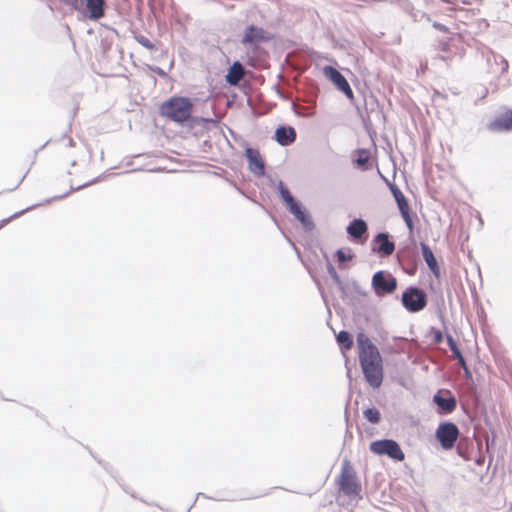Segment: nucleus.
I'll use <instances>...</instances> for the list:
<instances>
[{"label": "nucleus", "instance_id": "f257e3e1", "mask_svg": "<svg viewBox=\"0 0 512 512\" xmlns=\"http://www.w3.org/2000/svg\"><path fill=\"white\" fill-rule=\"evenodd\" d=\"M359 363L366 382L374 389L382 385L383 360L377 346L363 332L356 336Z\"/></svg>", "mask_w": 512, "mask_h": 512}, {"label": "nucleus", "instance_id": "f03ea898", "mask_svg": "<svg viewBox=\"0 0 512 512\" xmlns=\"http://www.w3.org/2000/svg\"><path fill=\"white\" fill-rule=\"evenodd\" d=\"M193 104L188 97L174 96L163 102L160 106V115L167 119L184 123L192 114Z\"/></svg>", "mask_w": 512, "mask_h": 512}, {"label": "nucleus", "instance_id": "7ed1b4c3", "mask_svg": "<svg viewBox=\"0 0 512 512\" xmlns=\"http://www.w3.org/2000/svg\"><path fill=\"white\" fill-rule=\"evenodd\" d=\"M426 292L418 286H408L401 295L403 307L410 313H418L427 306Z\"/></svg>", "mask_w": 512, "mask_h": 512}, {"label": "nucleus", "instance_id": "20e7f679", "mask_svg": "<svg viewBox=\"0 0 512 512\" xmlns=\"http://www.w3.org/2000/svg\"><path fill=\"white\" fill-rule=\"evenodd\" d=\"M338 484L340 490L345 495L361 498V483L357 479L356 473L347 459H345L342 463Z\"/></svg>", "mask_w": 512, "mask_h": 512}, {"label": "nucleus", "instance_id": "39448f33", "mask_svg": "<svg viewBox=\"0 0 512 512\" xmlns=\"http://www.w3.org/2000/svg\"><path fill=\"white\" fill-rule=\"evenodd\" d=\"M372 453L379 456H388L390 459L401 462L405 459V454L401 446L394 439H378L372 441L369 445Z\"/></svg>", "mask_w": 512, "mask_h": 512}, {"label": "nucleus", "instance_id": "423d86ee", "mask_svg": "<svg viewBox=\"0 0 512 512\" xmlns=\"http://www.w3.org/2000/svg\"><path fill=\"white\" fill-rule=\"evenodd\" d=\"M397 284V279L386 270L376 271L371 279V287L378 297L393 294Z\"/></svg>", "mask_w": 512, "mask_h": 512}, {"label": "nucleus", "instance_id": "0eeeda50", "mask_svg": "<svg viewBox=\"0 0 512 512\" xmlns=\"http://www.w3.org/2000/svg\"><path fill=\"white\" fill-rule=\"evenodd\" d=\"M459 434V428L454 422L444 421L438 425L435 431V438L442 449L451 450L454 448Z\"/></svg>", "mask_w": 512, "mask_h": 512}, {"label": "nucleus", "instance_id": "6e6552de", "mask_svg": "<svg viewBox=\"0 0 512 512\" xmlns=\"http://www.w3.org/2000/svg\"><path fill=\"white\" fill-rule=\"evenodd\" d=\"M396 258L406 274L414 275L420 261L415 241L412 242V245L399 249Z\"/></svg>", "mask_w": 512, "mask_h": 512}, {"label": "nucleus", "instance_id": "1a4fd4ad", "mask_svg": "<svg viewBox=\"0 0 512 512\" xmlns=\"http://www.w3.org/2000/svg\"><path fill=\"white\" fill-rule=\"evenodd\" d=\"M323 75L333 83L337 90L342 92L348 99H354L353 90L344 75L331 65H326L322 69Z\"/></svg>", "mask_w": 512, "mask_h": 512}, {"label": "nucleus", "instance_id": "9d476101", "mask_svg": "<svg viewBox=\"0 0 512 512\" xmlns=\"http://www.w3.org/2000/svg\"><path fill=\"white\" fill-rule=\"evenodd\" d=\"M436 412L439 415H449L457 407V400L450 390H438L433 396Z\"/></svg>", "mask_w": 512, "mask_h": 512}, {"label": "nucleus", "instance_id": "9b49d317", "mask_svg": "<svg viewBox=\"0 0 512 512\" xmlns=\"http://www.w3.org/2000/svg\"><path fill=\"white\" fill-rule=\"evenodd\" d=\"M270 39L271 36L262 27L251 24L246 27L241 43L244 46L256 48L259 44L267 42Z\"/></svg>", "mask_w": 512, "mask_h": 512}, {"label": "nucleus", "instance_id": "f8f14e48", "mask_svg": "<svg viewBox=\"0 0 512 512\" xmlns=\"http://www.w3.org/2000/svg\"><path fill=\"white\" fill-rule=\"evenodd\" d=\"M286 208L294 216V218L301 223L305 232H311L315 229V224L309 211L299 200L294 201Z\"/></svg>", "mask_w": 512, "mask_h": 512}, {"label": "nucleus", "instance_id": "ddd939ff", "mask_svg": "<svg viewBox=\"0 0 512 512\" xmlns=\"http://www.w3.org/2000/svg\"><path fill=\"white\" fill-rule=\"evenodd\" d=\"M245 158L248 162L249 170L255 176H263L265 174V162L258 149L247 146L244 150Z\"/></svg>", "mask_w": 512, "mask_h": 512}, {"label": "nucleus", "instance_id": "4468645a", "mask_svg": "<svg viewBox=\"0 0 512 512\" xmlns=\"http://www.w3.org/2000/svg\"><path fill=\"white\" fill-rule=\"evenodd\" d=\"M346 233L351 240L363 243L368 237V225L362 218H354L347 225Z\"/></svg>", "mask_w": 512, "mask_h": 512}, {"label": "nucleus", "instance_id": "2eb2a0df", "mask_svg": "<svg viewBox=\"0 0 512 512\" xmlns=\"http://www.w3.org/2000/svg\"><path fill=\"white\" fill-rule=\"evenodd\" d=\"M373 242L378 243L377 248H373V251L381 257H388L395 251V242L390 240V234L388 232L377 233Z\"/></svg>", "mask_w": 512, "mask_h": 512}, {"label": "nucleus", "instance_id": "dca6fc26", "mask_svg": "<svg viewBox=\"0 0 512 512\" xmlns=\"http://www.w3.org/2000/svg\"><path fill=\"white\" fill-rule=\"evenodd\" d=\"M487 129L491 132H504L512 130V109H507L504 114L497 116L493 121L487 124Z\"/></svg>", "mask_w": 512, "mask_h": 512}, {"label": "nucleus", "instance_id": "f3484780", "mask_svg": "<svg viewBox=\"0 0 512 512\" xmlns=\"http://www.w3.org/2000/svg\"><path fill=\"white\" fill-rule=\"evenodd\" d=\"M296 130L289 125H280L274 132V140L281 146H289L296 140Z\"/></svg>", "mask_w": 512, "mask_h": 512}, {"label": "nucleus", "instance_id": "a211bd4d", "mask_svg": "<svg viewBox=\"0 0 512 512\" xmlns=\"http://www.w3.org/2000/svg\"><path fill=\"white\" fill-rule=\"evenodd\" d=\"M245 73L246 69L243 64L236 60L228 68L227 74L225 75V81L228 85L237 87Z\"/></svg>", "mask_w": 512, "mask_h": 512}, {"label": "nucleus", "instance_id": "6ab92c4d", "mask_svg": "<svg viewBox=\"0 0 512 512\" xmlns=\"http://www.w3.org/2000/svg\"><path fill=\"white\" fill-rule=\"evenodd\" d=\"M420 248L427 267L438 278L440 276V267L433 251L425 242H420Z\"/></svg>", "mask_w": 512, "mask_h": 512}, {"label": "nucleus", "instance_id": "aec40b11", "mask_svg": "<svg viewBox=\"0 0 512 512\" xmlns=\"http://www.w3.org/2000/svg\"><path fill=\"white\" fill-rule=\"evenodd\" d=\"M105 0H86V10L88 18L91 20H99L105 14Z\"/></svg>", "mask_w": 512, "mask_h": 512}, {"label": "nucleus", "instance_id": "412c9836", "mask_svg": "<svg viewBox=\"0 0 512 512\" xmlns=\"http://www.w3.org/2000/svg\"><path fill=\"white\" fill-rule=\"evenodd\" d=\"M388 186L395 199L398 210L407 209L409 207V203L400 188L395 183H388Z\"/></svg>", "mask_w": 512, "mask_h": 512}, {"label": "nucleus", "instance_id": "4be33fe9", "mask_svg": "<svg viewBox=\"0 0 512 512\" xmlns=\"http://www.w3.org/2000/svg\"><path fill=\"white\" fill-rule=\"evenodd\" d=\"M336 341L342 353H345L353 347V336L346 330H341L336 335Z\"/></svg>", "mask_w": 512, "mask_h": 512}, {"label": "nucleus", "instance_id": "5701e85b", "mask_svg": "<svg viewBox=\"0 0 512 512\" xmlns=\"http://www.w3.org/2000/svg\"><path fill=\"white\" fill-rule=\"evenodd\" d=\"M104 179H105V176H104V175H101V176H98V177H96V178L92 179V180H91V181H89V182H86V183H84V184H82V185H79V186H76V187H74L72 184H70V189H69L67 192H65L64 194H61V195L54 196V197H52L50 200H47L46 202H47V203H49V202H50V201H52V200H60V199H63V198H65V197H67L68 195H70L72 192L82 190V189H84V188H86V187H89V186H91V185H94V184H96V183H98V182H100V181H102V180H104Z\"/></svg>", "mask_w": 512, "mask_h": 512}, {"label": "nucleus", "instance_id": "b1692460", "mask_svg": "<svg viewBox=\"0 0 512 512\" xmlns=\"http://www.w3.org/2000/svg\"><path fill=\"white\" fill-rule=\"evenodd\" d=\"M335 257L338 261L339 268L346 269L349 266L346 264L348 261H351L354 257V254L351 253L350 249L339 248L335 251Z\"/></svg>", "mask_w": 512, "mask_h": 512}, {"label": "nucleus", "instance_id": "393cba45", "mask_svg": "<svg viewBox=\"0 0 512 512\" xmlns=\"http://www.w3.org/2000/svg\"><path fill=\"white\" fill-rule=\"evenodd\" d=\"M277 190L280 198L282 199L286 207L297 200L296 198H294V196L291 194L290 190L282 180L278 182Z\"/></svg>", "mask_w": 512, "mask_h": 512}, {"label": "nucleus", "instance_id": "a878e982", "mask_svg": "<svg viewBox=\"0 0 512 512\" xmlns=\"http://www.w3.org/2000/svg\"><path fill=\"white\" fill-rule=\"evenodd\" d=\"M358 156L354 160V164L360 168L362 171L368 170V162L370 159L369 151L365 148H361L357 150Z\"/></svg>", "mask_w": 512, "mask_h": 512}, {"label": "nucleus", "instance_id": "bb28decb", "mask_svg": "<svg viewBox=\"0 0 512 512\" xmlns=\"http://www.w3.org/2000/svg\"><path fill=\"white\" fill-rule=\"evenodd\" d=\"M134 39L137 41V43H139L146 49L150 50L151 52L158 51L159 47L161 46V43L159 41L152 42L151 40H149L146 36H144L142 34H136L134 36Z\"/></svg>", "mask_w": 512, "mask_h": 512}, {"label": "nucleus", "instance_id": "cd10ccee", "mask_svg": "<svg viewBox=\"0 0 512 512\" xmlns=\"http://www.w3.org/2000/svg\"><path fill=\"white\" fill-rule=\"evenodd\" d=\"M364 418L371 424H379L381 421V413L376 407H369L363 411Z\"/></svg>", "mask_w": 512, "mask_h": 512}, {"label": "nucleus", "instance_id": "c85d7f7f", "mask_svg": "<svg viewBox=\"0 0 512 512\" xmlns=\"http://www.w3.org/2000/svg\"><path fill=\"white\" fill-rule=\"evenodd\" d=\"M497 363L499 368L501 369L503 379L507 383H509V381L512 380V368L508 364L504 363V359L498 358Z\"/></svg>", "mask_w": 512, "mask_h": 512}, {"label": "nucleus", "instance_id": "c756f323", "mask_svg": "<svg viewBox=\"0 0 512 512\" xmlns=\"http://www.w3.org/2000/svg\"><path fill=\"white\" fill-rule=\"evenodd\" d=\"M325 258H326V268H327V272L328 274L330 275V277L332 278V280L334 281V283L336 285H340L341 284V281L342 279L340 278V276L338 275L335 267L333 266V264L331 263V261L329 260L328 256L325 254L324 255Z\"/></svg>", "mask_w": 512, "mask_h": 512}, {"label": "nucleus", "instance_id": "7c9ffc66", "mask_svg": "<svg viewBox=\"0 0 512 512\" xmlns=\"http://www.w3.org/2000/svg\"><path fill=\"white\" fill-rule=\"evenodd\" d=\"M494 62L498 65H500L499 73L507 72L509 69V62L501 55L499 54H493L492 55Z\"/></svg>", "mask_w": 512, "mask_h": 512}, {"label": "nucleus", "instance_id": "2f4dec72", "mask_svg": "<svg viewBox=\"0 0 512 512\" xmlns=\"http://www.w3.org/2000/svg\"><path fill=\"white\" fill-rule=\"evenodd\" d=\"M446 342L454 357L462 353L457 345V342L455 341L451 334H446Z\"/></svg>", "mask_w": 512, "mask_h": 512}, {"label": "nucleus", "instance_id": "473e14b6", "mask_svg": "<svg viewBox=\"0 0 512 512\" xmlns=\"http://www.w3.org/2000/svg\"><path fill=\"white\" fill-rule=\"evenodd\" d=\"M399 212L407 228L409 229L410 232H412L414 229V223L410 214V208L408 207L407 209L400 210Z\"/></svg>", "mask_w": 512, "mask_h": 512}, {"label": "nucleus", "instance_id": "72a5a7b5", "mask_svg": "<svg viewBox=\"0 0 512 512\" xmlns=\"http://www.w3.org/2000/svg\"><path fill=\"white\" fill-rule=\"evenodd\" d=\"M36 206H37V205H33V206H30V207H27V208H25V209H23V210H21V211H19V212L14 213L13 215H11V216H10V217H8V218L2 219V220L0 221V229H1L2 227H4L6 224H8L12 219H16V218H18L19 216H21V215H23L24 213H26V212H28V211L32 210V209H33L34 207H36Z\"/></svg>", "mask_w": 512, "mask_h": 512}, {"label": "nucleus", "instance_id": "f704fd0d", "mask_svg": "<svg viewBox=\"0 0 512 512\" xmlns=\"http://www.w3.org/2000/svg\"><path fill=\"white\" fill-rule=\"evenodd\" d=\"M336 286L340 290L341 298L346 299L349 296L351 283L349 284V283H344L343 281H341V284L336 285Z\"/></svg>", "mask_w": 512, "mask_h": 512}, {"label": "nucleus", "instance_id": "c9c22d12", "mask_svg": "<svg viewBox=\"0 0 512 512\" xmlns=\"http://www.w3.org/2000/svg\"><path fill=\"white\" fill-rule=\"evenodd\" d=\"M431 332L433 333V342L435 344H440L444 339L442 331L436 329L435 327H431Z\"/></svg>", "mask_w": 512, "mask_h": 512}, {"label": "nucleus", "instance_id": "e433bc0d", "mask_svg": "<svg viewBox=\"0 0 512 512\" xmlns=\"http://www.w3.org/2000/svg\"><path fill=\"white\" fill-rule=\"evenodd\" d=\"M72 8L79 10L83 6V0H61Z\"/></svg>", "mask_w": 512, "mask_h": 512}, {"label": "nucleus", "instance_id": "4c0bfd02", "mask_svg": "<svg viewBox=\"0 0 512 512\" xmlns=\"http://www.w3.org/2000/svg\"><path fill=\"white\" fill-rule=\"evenodd\" d=\"M147 68L156 73L157 75H159L160 77H166L167 76V73L159 66H154V65H147Z\"/></svg>", "mask_w": 512, "mask_h": 512}, {"label": "nucleus", "instance_id": "58836bf2", "mask_svg": "<svg viewBox=\"0 0 512 512\" xmlns=\"http://www.w3.org/2000/svg\"><path fill=\"white\" fill-rule=\"evenodd\" d=\"M351 288L357 294H359L361 296H366V292L361 288V286L359 285V283L356 280L351 281Z\"/></svg>", "mask_w": 512, "mask_h": 512}, {"label": "nucleus", "instance_id": "ea45409f", "mask_svg": "<svg viewBox=\"0 0 512 512\" xmlns=\"http://www.w3.org/2000/svg\"><path fill=\"white\" fill-rule=\"evenodd\" d=\"M432 26L435 29H437V30H439V31H441L443 33H450V29L447 26H445L444 24H441L439 22H436V21L433 22Z\"/></svg>", "mask_w": 512, "mask_h": 512}, {"label": "nucleus", "instance_id": "a19ab883", "mask_svg": "<svg viewBox=\"0 0 512 512\" xmlns=\"http://www.w3.org/2000/svg\"><path fill=\"white\" fill-rule=\"evenodd\" d=\"M455 358H456L458 364L463 368V370L467 371V364H466V360H465L463 353L459 354Z\"/></svg>", "mask_w": 512, "mask_h": 512}, {"label": "nucleus", "instance_id": "79ce46f5", "mask_svg": "<svg viewBox=\"0 0 512 512\" xmlns=\"http://www.w3.org/2000/svg\"><path fill=\"white\" fill-rule=\"evenodd\" d=\"M203 121L206 123H211L214 126H217L220 123V121L218 119H214V118H203Z\"/></svg>", "mask_w": 512, "mask_h": 512}, {"label": "nucleus", "instance_id": "37998d69", "mask_svg": "<svg viewBox=\"0 0 512 512\" xmlns=\"http://www.w3.org/2000/svg\"><path fill=\"white\" fill-rule=\"evenodd\" d=\"M50 142H52L51 139L47 140L42 146H40L35 153L37 154L40 150L44 149Z\"/></svg>", "mask_w": 512, "mask_h": 512}, {"label": "nucleus", "instance_id": "c03bdc74", "mask_svg": "<svg viewBox=\"0 0 512 512\" xmlns=\"http://www.w3.org/2000/svg\"><path fill=\"white\" fill-rule=\"evenodd\" d=\"M74 145H75L74 140H73L72 138H69V139H68V146H69V147H73Z\"/></svg>", "mask_w": 512, "mask_h": 512}, {"label": "nucleus", "instance_id": "a18cd8bd", "mask_svg": "<svg viewBox=\"0 0 512 512\" xmlns=\"http://www.w3.org/2000/svg\"><path fill=\"white\" fill-rule=\"evenodd\" d=\"M25 176H26V175H24V176L22 177V179H20V182H19V183H18V184H17V185L12 189V190L16 189V188L20 185V183H21V182H23V180H24Z\"/></svg>", "mask_w": 512, "mask_h": 512}, {"label": "nucleus", "instance_id": "49530a36", "mask_svg": "<svg viewBox=\"0 0 512 512\" xmlns=\"http://www.w3.org/2000/svg\"><path fill=\"white\" fill-rule=\"evenodd\" d=\"M464 372H465V375H466L467 377H471V373H470V370H469V368H468V367H467V371H464Z\"/></svg>", "mask_w": 512, "mask_h": 512}, {"label": "nucleus", "instance_id": "de8ad7c7", "mask_svg": "<svg viewBox=\"0 0 512 512\" xmlns=\"http://www.w3.org/2000/svg\"><path fill=\"white\" fill-rule=\"evenodd\" d=\"M76 164H77V161H76V160H72L70 165H71L72 167H74V166H76Z\"/></svg>", "mask_w": 512, "mask_h": 512}, {"label": "nucleus", "instance_id": "09e8293b", "mask_svg": "<svg viewBox=\"0 0 512 512\" xmlns=\"http://www.w3.org/2000/svg\"><path fill=\"white\" fill-rule=\"evenodd\" d=\"M509 510H512V503H509Z\"/></svg>", "mask_w": 512, "mask_h": 512}]
</instances>
